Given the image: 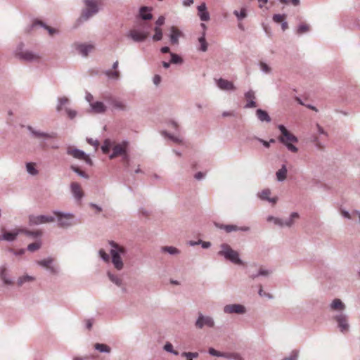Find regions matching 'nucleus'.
Returning a JSON list of instances; mask_svg holds the SVG:
<instances>
[{
  "label": "nucleus",
  "mask_w": 360,
  "mask_h": 360,
  "mask_svg": "<svg viewBox=\"0 0 360 360\" xmlns=\"http://www.w3.org/2000/svg\"><path fill=\"white\" fill-rule=\"evenodd\" d=\"M278 129L281 133L278 137L279 141L285 144L287 148L291 150V152H297L298 149L297 146L294 145V143H297L298 141V139L296 138L295 135L292 134L290 131H288L284 125H279Z\"/></svg>",
  "instance_id": "nucleus-1"
},
{
  "label": "nucleus",
  "mask_w": 360,
  "mask_h": 360,
  "mask_svg": "<svg viewBox=\"0 0 360 360\" xmlns=\"http://www.w3.org/2000/svg\"><path fill=\"white\" fill-rule=\"evenodd\" d=\"M111 246L110 255L112 256V262L117 269H122L124 264L120 257L121 254H125L126 248L117 244L115 241H110Z\"/></svg>",
  "instance_id": "nucleus-2"
},
{
  "label": "nucleus",
  "mask_w": 360,
  "mask_h": 360,
  "mask_svg": "<svg viewBox=\"0 0 360 360\" xmlns=\"http://www.w3.org/2000/svg\"><path fill=\"white\" fill-rule=\"evenodd\" d=\"M218 254L221 255V256H224L226 259L231 260V262H234V264H238V265L243 264L241 259H239L238 252L233 250L228 244L221 245V250L219 251Z\"/></svg>",
  "instance_id": "nucleus-3"
},
{
  "label": "nucleus",
  "mask_w": 360,
  "mask_h": 360,
  "mask_svg": "<svg viewBox=\"0 0 360 360\" xmlns=\"http://www.w3.org/2000/svg\"><path fill=\"white\" fill-rule=\"evenodd\" d=\"M86 9L82 12L81 18L88 20L90 16L98 12V7L101 4V0H85Z\"/></svg>",
  "instance_id": "nucleus-4"
},
{
  "label": "nucleus",
  "mask_w": 360,
  "mask_h": 360,
  "mask_svg": "<svg viewBox=\"0 0 360 360\" xmlns=\"http://www.w3.org/2000/svg\"><path fill=\"white\" fill-rule=\"evenodd\" d=\"M67 153L70 155L73 156V158H79V160H84L86 163L90 164V165L92 164L91 158L89 157L85 152L82 151V150L77 149L75 146H68Z\"/></svg>",
  "instance_id": "nucleus-5"
},
{
  "label": "nucleus",
  "mask_w": 360,
  "mask_h": 360,
  "mask_svg": "<svg viewBox=\"0 0 360 360\" xmlns=\"http://www.w3.org/2000/svg\"><path fill=\"white\" fill-rule=\"evenodd\" d=\"M29 221L30 224H41V223L53 221L55 218L52 215H30Z\"/></svg>",
  "instance_id": "nucleus-6"
},
{
  "label": "nucleus",
  "mask_w": 360,
  "mask_h": 360,
  "mask_svg": "<svg viewBox=\"0 0 360 360\" xmlns=\"http://www.w3.org/2000/svg\"><path fill=\"white\" fill-rule=\"evenodd\" d=\"M54 214L58 218V222L60 226H69L72 223L74 215L72 214H64L62 212H54Z\"/></svg>",
  "instance_id": "nucleus-7"
},
{
  "label": "nucleus",
  "mask_w": 360,
  "mask_h": 360,
  "mask_svg": "<svg viewBox=\"0 0 360 360\" xmlns=\"http://www.w3.org/2000/svg\"><path fill=\"white\" fill-rule=\"evenodd\" d=\"M127 147V143L123 142L122 143H115L112 142V153L110 155V158H116V156L125 154Z\"/></svg>",
  "instance_id": "nucleus-8"
},
{
  "label": "nucleus",
  "mask_w": 360,
  "mask_h": 360,
  "mask_svg": "<svg viewBox=\"0 0 360 360\" xmlns=\"http://www.w3.org/2000/svg\"><path fill=\"white\" fill-rule=\"evenodd\" d=\"M24 232V229H21V228H16L11 231H6V230H2V236H0V239L7 240V241H13V240L16 239L19 233Z\"/></svg>",
  "instance_id": "nucleus-9"
},
{
  "label": "nucleus",
  "mask_w": 360,
  "mask_h": 360,
  "mask_svg": "<svg viewBox=\"0 0 360 360\" xmlns=\"http://www.w3.org/2000/svg\"><path fill=\"white\" fill-rule=\"evenodd\" d=\"M129 37L134 41H143L149 35V31L140 30V29H132L129 33Z\"/></svg>",
  "instance_id": "nucleus-10"
},
{
  "label": "nucleus",
  "mask_w": 360,
  "mask_h": 360,
  "mask_svg": "<svg viewBox=\"0 0 360 360\" xmlns=\"http://www.w3.org/2000/svg\"><path fill=\"white\" fill-rule=\"evenodd\" d=\"M216 82L218 87L221 89H224V91H234V89H236L233 82L226 80V79H222V77L216 80Z\"/></svg>",
  "instance_id": "nucleus-11"
},
{
  "label": "nucleus",
  "mask_w": 360,
  "mask_h": 360,
  "mask_svg": "<svg viewBox=\"0 0 360 360\" xmlns=\"http://www.w3.org/2000/svg\"><path fill=\"white\" fill-rule=\"evenodd\" d=\"M214 322L212 317L203 316V315H199L198 319L195 322V326L198 328H202L203 326H207V327H213Z\"/></svg>",
  "instance_id": "nucleus-12"
},
{
  "label": "nucleus",
  "mask_w": 360,
  "mask_h": 360,
  "mask_svg": "<svg viewBox=\"0 0 360 360\" xmlns=\"http://www.w3.org/2000/svg\"><path fill=\"white\" fill-rule=\"evenodd\" d=\"M337 323H338L339 328L342 333L348 331L349 329V325L348 323L347 318L344 314H340L335 317Z\"/></svg>",
  "instance_id": "nucleus-13"
},
{
  "label": "nucleus",
  "mask_w": 360,
  "mask_h": 360,
  "mask_svg": "<svg viewBox=\"0 0 360 360\" xmlns=\"http://www.w3.org/2000/svg\"><path fill=\"white\" fill-rule=\"evenodd\" d=\"M224 311L228 314H233V312L236 314H244V312H245V307H244L243 304H226L224 307Z\"/></svg>",
  "instance_id": "nucleus-14"
},
{
  "label": "nucleus",
  "mask_w": 360,
  "mask_h": 360,
  "mask_svg": "<svg viewBox=\"0 0 360 360\" xmlns=\"http://www.w3.org/2000/svg\"><path fill=\"white\" fill-rule=\"evenodd\" d=\"M75 48L82 56H88L90 51L94 49V45L90 44H75Z\"/></svg>",
  "instance_id": "nucleus-15"
},
{
  "label": "nucleus",
  "mask_w": 360,
  "mask_h": 360,
  "mask_svg": "<svg viewBox=\"0 0 360 360\" xmlns=\"http://www.w3.org/2000/svg\"><path fill=\"white\" fill-rule=\"evenodd\" d=\"M71 191L73 193L75 198L81 199L84 196V191L81 185L79 183L74 181L70 185Z\"/></svg>",
  "instance_id": "nucleus-16"
},
{
  "label": "nucleus",
  "mask_w": 360,
  "mask_h": 360,
  "mask_svg": "<svg viewBox=\"0 0 360 360\" xmlns=\"http://www.w3.org/2000/svg\"><path fill=\"white\" fill-rule=\"evenodd\" d=\"M209 353L211 355H214L215 356H226V357H233L235 359L241 360V356L238 353H233L232 354H228V353H221L219 351L215 350L214 347H210L209 349Z\"/></svg>",
  "instance_id": "nucleus-17"
},
{
  "label": "nucleus",
  "mask_w": 360,
  "mask_h": 360,
  "mask_svg": "<svg viewBox=\"0 0 360 360\" xmlns=\"http://www.w3.org/2000/svg\"><path fill=\"white\" fill-rule=\"evenodd\" d=\"M198 15L201 20H209L210 15L208 11H207L206 3H201L198 6Z\"/></svg>",
  "instance_id": "nucleus-18"
},
{
  "label": "nucleus",
  "mask_w": 360,
  "mask_h": 360,
  "mask_svg": "<svg viewBox=\"0 0 360 360\" xmlns=\"http://www.w3.org/2000/svg\"><path fill=\"white\" fill-rule=\"evenodd\" d=\"M245 99L247 101V104L245 106L247 108H255L257 105V103L255 101V94L252 90H250L246 92L245 94Z\"/></svg>",
  "instance_id": "nucleus-19"
},
{
  "label": "nucleus",
  "mask_w": 360,
  "mask_h": 360,
  "mask_svg": "<svg viewBox=\"0 0 360 360\" xmlns=\"http://www.w3.org/2000/svg\"><path fill=\"white\" fill-rule=\"evenodd\" d=\"M182 34L181 31L179 29L176 28V27H172L171 28V35H170V41L172 44H176L179 42V39Z\"/></svg>",
  "instance_id": "nucleus-20"
},
{
  "label": "nucleus",
  "mask_w": 360,
  "mask_h": 360,
  "mask_svg": "<svg viewBox=\"0 0 360 360\" xmlns=\"http://www.w3.org/2000/svg\"><path fill=\"white\" fill-rule=\"evenodd\" d=\"M270 195L271 190H269V188H266L258 193L259 198L266 199L269 202H271L273 204H275L278 200V198H270Z\"/></svg>",
  "instance_id": "nucleus-21"
},
{
  "label": "nucleus",
  "mask_w": 360,
  "mask_h": 360,
  "mask_svg": "<svg viewBox=\"0 0 360 360\" xmlns=\"http://www.w3.org/2000/svg\"><path fill=\"white\" fill-rule=\"evenodd\" d=\"M53 259H45L38 261L39 265L43 266V267L48 268L52 273H57V269L55 266H51V264L53 262Z\"/></svg>",
  "instance_id": "nucleus-22"
},
{
  "label": "nucleus",
  "mask_w": 360,
  "mask_h": 360,
  "mask_svg": "<svg viewBox=\"0 0 360 360\" xmlns=\"http://www.w3.org/2000/svg\"><path fill=\"white\" fill-rule=\"evenodd\" d=\"M20 57H21L22 59H25V60H38L39 59V56L37 54H34V53H32V51H23V53H21L20 54Z\"/></svg>",
  "instance_id": "nucleus-23"
},
{
  "label": "nucleus",
  "mask_w": 360,
  "mask_h": 360,
  "mask_svg": "<svg viewBox=\"0 0 360 360\" xmlns=\"http://www.w3.org/2000/svg\"><path fill=\"white\" fill-rule=\"evenodd\" d=\"M28 129L30 130L31 133L34 135L36 137H44V139H54L56 134L55 133H51V134H48V133L39 132V131H35L32 127H28Z\"/></svg>",
  "instance_id": "nucleus-24"
},
{
  "label": "nucleus",
  "mask_w": 360,
  "mask_h": 360,
  "mask_svg": "<svg viewBox=\"0 0 360 360\" xmlns=\"http://www.w3.org/2000/svg\"><path fill=\"white\" fill-rule=\"evenodd\" d=\"M91 106L95 112L101 113L106 111V105H104L101 101H96L95 103H91Z\"/></svg>",
  "instance_id": "nucleus-25"
},
{
  "label": "nucleus",
  "mask_w": 360,
  "mask_h": 360,
  "mask_svg": "<svg viewBox=\"0 0 360 360\" xmlns=\"http://www.w3.org/2000/svg\"><path fill=\"white\" fill-rule=\"evenodd\" d=\"M118 65H119V62H117V60H116V62H115L112 65V68L115 70L114 71H107V72H105V75L108 77L119 78L120 76V73L119 71H117V68L118 67Z\"/></svg>",
  "instance_id": "nucleus-26"
},
{
  "label": "nucleus",
  "mask_w": 360,
  "mask_h": 360,
  "mask_svg": "<svg viewBox=\"0 0 360 360\" xmlns=\"http://www.w3.org/2000/svg\"><path fill=\"white\" fill-rule=\"evenodd\" d=\"M287 167L283 165V167H281V168L279 169L276 172L278 180H279V181H283V180H285L287 176Z\"/></svg>",
  "instance_id": "nucleus-27"
},
{
  "label": "nucleus",
  "mask_w": 360,
  "mask_h": 360,
  "mask_svg": "<svg viewBox=\"0 0 360 360\" xmlns=\"http://www.w3.org/2000/svg\"><path fill=\"white\" fill-rule=\"evenodd\" d=\"M0 277L4 281V284H12L13 282L7 276L6 267H0Z\"/></svg>",
  "instance_id": "nucleus-28"
},
{
  "label": "nucleus",
  "mask_w": 360,
  "mask_h": 360,
  "mask_svg": "<svg viewBox=\"0 0 360 360\" xmlns=\"http://www.w3.org/2000/svg\"><path fill=\"white\" fill-rule=\"evenodd\" d=\"M256 114L259 120L262 121H271V117L267 112L262 110V109H257Z\"/></svg>",
  "instance_id": "nucleus-29"
},
{
  "label": "nucleus",
  "mask_w": 360,
  "mask_h": 360,
  "mask_svg": "<svg viewBox=\"0 0 360 360\" xmlns=\"http://www.w3.org/2000/svg\"><path fill=\"white\" fill-rule=\"evenodd\" d=\"M198 41L200 44V49L202 51H207L208 49V43L207 41V39L205 38V32L204 31L202 35L199 37Z\"/></svg>",
  "instance_id": "nucleus-30"
},
{
  "label": "nucleus",
  "mask_w": 360,
  "mask_h": 360,
  "mask_svg": "<svg viewBox=\"0 0 360 360\" xmlns=\"http://www.w3.org/2000/svg\"><path fill=\"white\" fill-rule=\"evenodd\" d=\"M110 103L112 104V106H114V108H116L117 109H126V105H124L122 100L115 99V98H112V99L110 100Z\"/></svg>",
  "instance_id": "nucleus-31"
},
{
  "label": "nucleus",
  "mask_w": 360,
  "mask_h": 360,
  "mask_svg": "<svg viewBox=\"0 0 360 360\" xmlns=\"http://www.w3.org/2000/svg\"><path fill=\"white\" fill-rule=\"evenodd\" d=\"M221 229H224L226 232H231V231H237V230H248V228H239V226H234V224H221L220 226Z\"/></svg>",
  "instance_id": "nucleus-32"
},
{
  "label": "nucleus",
  "mask_w": 360,
  "mask_h": 360,
  "mask_svg": "<svg viewBox=\"0 0 360 360\" xmlns=\"http://www.w3.org/2000/svg\"><path fill=\"white\" fill-rule=\"evenodd\" d=\"M147 11H150V8H147V6H143L140 8V15L143 20H150L153 18V14L146 13Z\"/></svg>",
  "instance_id": "nucleus-33"
},
{
  "label": "nucleus",
  "mask_w": 360,
  "mask_h": 360,
  "mask_svg": "<svg viewBox=\"0 0 360 360\" xmlns=\"http://www.w3.org/2000/svg\"><path fill=\"white\" fill-rule=\"evenodd\" d=\"M331 308L335 309V310H342V309H345V304L340 299H335L331 304Z\"/></svg>",
  "instance_id": "nucleus-34"
},
{
  "label": "nucleus",
  "mask_w": 360,
  "mask_h": 360,
  "mask_svg": "<svg viewBox=\"0 0 360 360\" xmlns=\"http://www.w3.org/2000/svg\"><path fill=\"white\" fill-rule=\"evenodd\" d=\"M94 347L96 349L100 352H107V353H110L111 351L110 347L107 345H103V343H96Z\"/></svg>",
  "instance_id": "nucleus-35"
},
{
  "label": "nucleus",
  "mask_w": 360,
  "mask_h": 360,
  "mask_svg": "<svg viewBox=\"0 0 360 360\" xmlns=\"http://www.w3.org/2000/svg\"><path fill=\"white\" fill-rule=\"evenodd\" d=\"M113 146V142L110 140H105L104 141L103 146H101V149L103 153H108L110 152V149L112 148Z\"/></svg>",
  "instance_id": "nucleus-36"
},
{
  "label": "nucleus",
  "mask_w": 360,
  "mask_h": 360,
  "mask_svg": "<svg viewBox=\"0 0 360 360\" xmlns=\"http://www.w3.org/2000/svg\"><path fill=\"white\" fill-rule=\"evenodd\" d=\"M233 13L238 20H243V18H246L248 15L245 8H241L240 11H237V10H236Z\"/></svg>",
  "instance_id": "nucleus-37"
},
{
  "label": "nucleus",
  "mask_w": 360,
  "mask_h": 360,
  "mask_svg": "<svg viewBox=\"0 0 360 360\" xmlns=\"http://www.w3.org/2000/svg\"><path fill=\"white\" fill-rule=\"evenodd\" d=\"M32 281H34V278L33 276H20L18 280V285H22L25 282H32Z\"/></svg>",
  "instance_id": "nucleus-38"
},
{
  "label": "nucleus",
  "mask_w": 360,
  "mask_h": 360,
  "mask_svg": "<svg viewBox=\"0 0 360 360\" xmlns=\"http://www.w3.org/2000/svg\"><path fill=\"white\" fill-rule=\"evenodd\" d=\"M155 30V34L153 36V40H155V41H158V40H161L162 37V30L161 28H159V27H158V25L155 27V28L154 29Z\"/></svg>",
  "instance_id": "nucleus-39"
},
{
  "label": "nucleus",
  "mask_w": 360,
  "mask_h": 360,
  "mask_svg": "<svg viewBox=\"0 0 360 360\" xmlns=\"http://www.w3.org/2000/svg\"><path fill=\"white\" fill-rule=\"evenodd\" d=\"M310 30V25H307V23H302L299 25L297 32L299 33V34H302V33H305V32L309 31Z\"/></svg>",
  "instance_id": "nucleus-40"
},
{
  "label": "nucleus",
  "mask_w": 360,
  "mask_h": 360,
  "mask_svg": "<svg viewBox=\"0 0 360 360\" xmlns=\"http://www.w3.org/2000/svg\"><path fill=\"white\" fill-rule=\"evenodd\" d=\"M35 165V163L33 162H28L26 165L27 169L31 174H37V173H38V170H37Z\"/></svg>",
  "instance_id": "nucleus-41"
},
{
  "label": "nucleus",
  "mask_w": 360,
  "mask_h": 360,
  "mask_svg": "<svg viewBox=\"0 0 360 360\" xmlns=\"http://www.w3.org/2000/svg\"><path fill=\"white\" fill-rule=\"evenodd\" d=\"M182 356H185L186 360H193V357L199 356V353L198 352H183L181 353Z\"/></svg>",
  "instance_id": "nucleus-42"
},
{
  "label": "nucleus",
  "mask_w": 360,
  "mask_h": 360,
  "mask_svg": "<svg viewBox=\"0 0 360 360\" xmlns=\"http://www.w3.org/2000/svg\"><path fill=\"white\" fill-rule=\"evenodd\" d=\"M286 15L285 14H274L273 16V20L276 23H282L284 20H285Z\"/></svg>",
  "instance_id": "nucleus-43"
},
{
  "label": "nucleus",
  "mask_w": 360,
  "mask_h": 360,
  "mask_svg": "<svg viewBox=\"0 0 360 360\" xmlns=\"http://www.w3.org/2000/svg\"><path fill=\"white\" fill-rule=\"evenodd\" d=\"M108 277L112 282H114L115 284L118 285L119 286L122 283V278H119V276H113V274H111V273H108Z\"/></svg>",
  "instance_id": "nucleus-44"
},
{
  "label": "nucleus",
  "mask_w": 360,
  "mask_h": 360,
  "mask_svg": "<svg viewBox=\"0 0 360 360\" xmlns=\"http://www.w3.org/2000/svg\"><path fill=\"white\" fill-rule=\"evenodd\" d=\"M69 99L66 97L59 98V104L57 105L58 111H60L63 109L64 104L68 103Z\"/></svg>",
  "instance_id": "nucleus-45"
},
{
  "label": "nucleus",
  "mask_w": 360,
  "mask_h": 360,
  "mask_svg": "<svg viewBox=\"0 0 360 360\" xmlns=\"http://www.w3.org/2000/svg\"><path fill=\"white\" fill-rule=\"evenodd\" d=\"M162 250L167 251V252H169V254H178L179 252V250L176 248V247L172 246H165L162 248Z\"/></svg>",
  "instance_id": "nucleus-46"
},
{
  "label": "nucleus",
  "mask_w": 360,
  "mask_h": 360,
  "mask_svg": "<svg viewBox=\"0 0 360 360\" xmlns=\"http://www.w3.org/2000/svg\"><path fill=\"white\" fill-rule=\"evenodd\" d=\"M181 57L179 56V55L174 54V53H171L170 63H173L174 64H178V63H181Z\"/></svg>",
  "instance_id": "nucleus-47"
},
{
  "label": "nucleus",
  "mask_w": 360,
  "mask_h": 360,
  "mask_svg": "<svg viewBox=\"0 0 360 360\" xmlns=\"http://www.w3.org/2000/svg\"><path fill=\"white\" fill-rule=\"evenodd\" d=\"M298 217H299V214L297 212L292 213L291 216H290V219L288 221H286L285 222V224H286L288 226H290V225H292V223H294V219H298Z\"/></svg>",
  "instance_id": "nucleus-48"
},
{
  "label": "nucleus",
  "mask_w": 360,
  "mask_h": 360,
  "mask_svg": "<svg viewBox=\"0 0 360 360\" xmlns=\"http://www.w3.org/2000/svg\"><path fill=\"white\" fill-rule=\"evenodd\" d=\"M165 349L166 351L171 352L172 353L176 354V355H177V354H179L178 351L174 350V347L172 345V343H169V342H167L166 343V345H165Z\"/></svg>",
  "instance_id": "nucleus-49"
},
{
  "label": "nucleus",
  "mask_w": 360,
  "mask_h": 360,
  "mask_svg": "<svg viewBox=\"0 0 360 360\" xmlns=\"http://www.w3.org/2000/svg\"><path fill=\"white\" fill-rule=\"evenodd\" d=\"M71 168L79 176H84V178H88V175H86V172H83V170H81V169L78 168V167L72 166Z\"/></svg>",
  "instance_id": "nucleus-50"
},
{
  "label": "nucleus",
  "mask_w": 360,
  "mask_h": 360,
  "mask_svg": "<svg viewBox=\"0 0 360 360\" xmlns=\"http://www.w3.org/2000/svg\"><path fill=\"white\" fill-rule=\"evenodd\" d=\"M40 247V243H32V244L28 245V250L30 251H34L37 250V249H39Z\"/></svg>",
  "instance_id": "nucleus-51"
},
{
  "label": "nucleus",
  "mask_w": 360,
  "mask_h": 360,
  "mask_svg": "<svg viewBox=\"0 0 360 360\" xmlns=\"http://www.w3.org/2000/svg\"><path fill=\"white\" fill-rule=\"evenodd\" d=\"M99 255L102 257V259L105 262H108V260L110 259V256L103 250H100Z\"/></svg>",
  "instance_id": "nucleus-52"
},
{
  "label": "nucleus",
  "mask_w": 360,
  "mask_h": 360,
  "mask_svg": "<svg viewBox=\"0 0 360 360\" xmlns=\"http://www.w3.org/2000/svg\"><path fill=\"white\" fill-rule=\"evenodd\" d=\"M65 110L70 118L72 119L75 118V117H76L77 112H75V110H72V109L69 108H66Z\"/></svg>",
  "instance_id": "nucleus-53"
},
{
  "label": "nucleus",
  "mask_w": 360,
  "mask_h": 360,
  "mask_svg": "<svg viewBox=\"0 0 360 360\" xmlns=\"http://www.w3.org/2000/svg\"><path fill=\"white\" fill-rule=\"evenodd\" d=\"M38 23L40 24L41 25H44V23L41 22V21H39ZM44 27H45V29L48 30V31L49 32L51 35L54 34V33H56V32H57L56 30V29L51 28V27H49V25H44Z\"/></svg>",
  "instance_id": "nucleus-54"
},
{
  "label": "nucleus",
  "mask_w": 360,
  "mask_h": 360,
  "mask_svg": "<svg viewBox=\"0 0 360 360\" xmlns=\"http://www.w3.org/2000/svg\"><path fill=\"white\" fill-rule=\"evenodd\" d=\"M280 1L281 3H284V4H288V3H291L295 6H296V5H299L300 4V0H280Z\"/></svg>",
  "instance_id": "nucleus-55"
},
{
  "label": "nucleus",
  "mask_w": 360,
  "mask_h": 360,
  "mask_svg": "<svg viewBox=\"0 0 360 360\" xmlns=\"http://www.w3.org/2000/svg\"><path fill=\"white\" fill-rule=\"evenodd\" d=\"M165 18L164 17H159L158 20H156V25H158L159 27L160 25H162V24L165 23Z\"/></svg>",
  "instance_id": "nucleus-56"
},
{
  "label": "nucleus",
  "mask_w": 360,
  "mask_h": 360,
  "mask_svg": "<svg viewBox=\"0 0 360 360\" xmlns=\"http://www.w3.org/2000/svg\"><path fill=\"white\" fill-rule=\"evenodd\" d=\"M161 79V77H160V75H156L153 77V82L155 84V85H158V84L160 83Z\"/></svg>",
  "instance_id": "nucleus-57"
},
{
  "label": "nucleus",
  "mask_w": 360,
  "mask_h": 360,
  "mask_svg": "<svg viewBox=\"0 0 360 360\" xmlns=\"http://www.w3.org/2000/svg\"><path fill=\"white\" fill-rule=\"evenodd\" d=\"M260 68L262 70L266 72H269L270 70L269 66L266 63H260Z\"/></svg>",
  "instance_id": "nucleus-58"
},
{
  "label": "nucleus",
  "mask_w": 360,
  "mask_h": 360,
  "mask_svg": "<svg viewBox=\"0 0 360 360\" xmlns=\"http://www.w3.org/2000/svg\"><path fill=\"white\" fill-rule=\"evenodd\" d=\"M194 3L193 0H185L183 1L184 6H191Z\"/></svg>",
  "instance_id": "nucleus-59"
},
{
  "label": "nucleus",
  "mask_w": 360,
  "mask_h": 360,
  "mask_svg": "<svg viewBox=\"0 0 360 360\" xmlns=\"http://www.w3.org/2000/svg\"><path fill=\"white\" fill-rule=\"evenodd\" d=\"M288 22H286L285 20H284L283 22H281V29H283V30L285 31V30L288 29Z\"/></svg>",
  "instance_id": "nucleus-60"
},
{
  "label": "nucleus",
  "mask_w": 360,
  "mask_h": 360,
  "mask_svg": "<svg viewBox=\"0 0 360 360\" xmlns=\"http://www.w3.org/2000/svg\"><path fill=\"white\" fill-rule=\"evenodd\" d=\"M86 328L88 329H91V328L93 325L92 321H91V319H87V321H86Z\"/></svg>",
  "instance_id": "nucleus-61"
},
{
  "label": "nucleus",
  "mask_w": 360,
  "mask_h": 360,
  "mask_svg": "<svg viewBox=\"0 0 360 360\" xmlns=\"http://www.w3.org/2000/svg\"><path fill=\"white\" fill-rule=\"evenodd\" d=\"M204 176L205 175H204L203 172H197L195 174V178H196V179H202V178H203Z\"/></svg>",
  "instance_id": "nucleus-62"
},
{
  "label": "nucleus",
  "mask_w": 360,
  "mask_h": 360,
  "mask_svg": "<svg viewBox=\"0 0 360 360\" xmlns=\"http://www.w3.org/2000/svg\"><path fill=\"white\" fill-rule=\"evenodd\" d=\"M259 3V7H263L266 4H267L268 0H258Z\"/></svg>",
  "instance_id": "nucleus-63"
},
{
  "label": "nucleus",
  "mask_w": 360,
  "mask_h": 360,
  "mask_svg": "<svg viewBox=\"0 0 360 360\" xmlns=\"http://www.w3.org/2000/svg\"><path fill=\"white\" fill-rule=\"evenodd\" d=\"M282 360H296V356H286V358H284Z\"/></svg>",
  "instance_id": "nucleus-64"
}]
</instances>
